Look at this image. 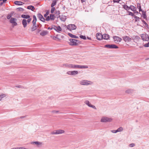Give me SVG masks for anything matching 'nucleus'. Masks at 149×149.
<instances>
[{
    "mask_svg": "<svg viewBox=\"0 0 149 149\" xmlns=\"http://www.w3.org/2000/svg\"><path fill=\"white\" fill-rule=\"evenodd\" d=\"M38 32H39L40 31H41V30L40 29H38Z\"/></svg>",
    "mask_w": 149,
    "mask_h": 149,
    "instance_id": "nucleus-64",
    "label": "nucleus"
},
{
    "mask_svg": "<svg viewBox=\"0 0 149 149\" xmlns=\"http://www.w3.org/2000/svg\"><path fill=\"white\" fill-rule=\"evenodd\" d=\"M144 46L145 47H149V42L144 45Z\"/></svg>",
    "mask_w": 149,
    "mask_h": 149,
    "instance_id": "nucleus-45",
    "label": "nucleus"
},
{
    "mask_svg": "<svg viewBox=\"0 0 149 149\" xmlns=\"http://www.w3.org/2000/svg\"><path fill=\"white\" fill-rule=\"evenodd\" d=\"M68 35L69 36H70L72 38H79L78 36L73 35L70 33H68Z\"/></svg>",
    "mask_w": 149,
    "mask_h": 149,
    "instance_id": "nucleus-18",
    "label": "nucleus"
},
{
    "mask_svg": "<svg viewBox=\"0 0 149 149\" xmlns=\"http://www.w3.org/2000/svg\"><path fill=\"white\" fill-rule=\"evenodd\" d=\"M55 10V8L54 7H52L51 10V13H53L54 12V11Z\"/></svg>",
    "mask_w": 149,
    "mask_h": 149,
    "instance_id": "nucleus-42",
    "label": "nucleus"
},
{
    "mask_svg": "<svg viewBox=\"0 0 149 149\" xmlns=\"http://www.w3.org/2000/svg\"><path fill=\"white\" fill-rule=\"evenodd\" d=\"M27 8L31 10L32 11H33L35 9L34 6L32 5L28 6L27 7Z\"/></svg>",
    "mask_w": 149,
    "mask_h": 149,
    "instance_id": "nucleus-23",
    "label": "nucleus"
},
{
    "mask_svg": "<svg viewBox=\"0 0 149 149\" xmlns=\"http://www.w3.org/2000/svg\"><path fill=\"white\" fill-rule=\"evenodd\" d=\"M17 10L18 11H23L24 9L22 8H17Z\"/></svg>",
    "mask_w": 149,
    "mask_h": 149,
    "instance_id": "nucleus-36",
    "label": "nucleus"
},
{
    "mask_svg": "<svg viewBox=\"0 0 149 149\" xmlns=\"http://www.w3.org/2000/svg\"><path fill=\"white\" fill-rule=\"evenodd\" d=\"M129 10L130 9L132 11H135L136 10V7L134 6H133L132 5H131L129 7Z\"/></svg>",
    "mask_w": 149,
    "mask_h": 149,
    "instance_id": "nucleus-20",
    "label": "nucleus"
},
{
    "mask_svg": "<svg viewBox=\"0 0 149 149\" xmlns=\"http://www.w3.org/2000/svg\"><path fill=\"white\" fill-rule=\"evenodd\" d=\"M79 37H80V38L81 39H83L85 40H86V38L85 36H84L83 35H80Z\"/></svg>",
    "mask_w": 149,
    "mask_h": 149,
    "instance_id": "nucleus-39",
    "label": "nucleus"
},
{
    "mask_svg": "<svg viewBox=\"0 0 149 149\" xmlns=\"http://www.w3.org/2000/svg\"><path fill=\"white\" fill-rule=\"evenodd\" d=\"M56 15H58L60 14V12L59 10H56L55 12Z\"/></svg>",
    "mask_w": 149,
    "mask_h": 149,
    "instance_id": "nucleus-43",
    "label": "nucleus"
},
{
    "mask_svg": "<svg viewBox=\"0 0 149 149\" xmlns=\"http://www.w3.org/2000/svg\"><path fill=\"white\" fill-rule=\"evenodd\" d=\"M50 19L51 20H54V15L53 14H50Z\"/></svg>",
    "mask_w": 149,
    "mask_h": 149,
    "instance_id": "nucleus-38",
    "label": "nucleus"
},
{
    "mask_svg": "<svg viewBox=\"0 0 149 149\" xmlns=\"http://www.w3.org/2000/svg\"><path fill=\"white\" fill-rule=\"evenodd\" d=\"M141 37L143 41H149V35L146 34H141Z\"/></svg>",
    "mask_w": 149,
    "mask_h": 149,
    "instance_id": "nucleus-4",
    "label": "nucleus"
},
{
    "mask_svg": "<svg viewBox=\"0 0 149 149\" xmlns=\"http://www.w3.org/2000/svg\"><path fill=\"white\" fill-rule=\"evenodd\" d=\"M67 66L68 68H88V67L87 65H82L72 64H68Z\"/></svg>",
    "mask_w": 149,
    "mask_h": 149,
    "instance_id": "nucleus-1",
    "label": "nucleus"
},
{
    "mask_svg": "<svg viewBox=\"0 0 149 149\" xmlns=\"http://www.w3.org/2000/svg\"><path fill=\"white\" fill-rule=\"evenodd\" d=\"M141 21L145 25V26L148 27V24L143 19H142Z\"/></svg>",
    "mask_w": 149,
    "mask_h": 149,
    "instance_id": "nucleus-37",
    "label": "nucleus"
},
{
    "mask_svg": "<svg viewBox=\"0 0 149 149\" xmlns=\"http://www.w3.org/2000/svg\"><path fill=\"white\" fill-rule=\"evenodd\" d=\"M13 12H11L10 14H8L7 17V18L8 19H9L11 18V17L13 14Z\"/></svg>",
    "mask_w": 149,
    "mask_h": 149,
    "instance_id": "nucleus-24",
    "label": "nucleus"
},
{
    "mask_svg": "<svg viewBox=\"0 0 149 149\" xmlns=\"http://www.w3.org/2000/svg\"><path fill=\"white\" fill-rule=\"evenodd\" d=\"M90 81L87 80H84L80 82V84L82 85H88L90 84L88 83Z\"/></svg>",
    "mask_w": 149,
    "mask_h": 149,
    "instance_id": "nucleus-11",
    "label": "nucleus"
},
{
    "mask_svg": "<svg viewBox=\"0 0 149 149\" xmlns=\"http://www.w3.org/2000/svg\"><path fill=\"white\" fill-rule=\"evenodd\" d=\"M21 17L25 19H28L30 17V16L28 15L23 14L21 15Z\"/></svg>",
    "mask_w": 149,
    "mask_h": 149,
    "instance_id": "nucleus-22",
    "label": "nucleus"
},
{
    "mask_svg": "<svg viewBox=\"0 0 149 149\" xmlns=\"http://www.w3.org/2000/svg\"><path fill=\"white\" fill-rule=\"evenodd\" d=\"M135 146V144L134 143H131L130 144L129 146L130 147H133Z\"/></svg>",
    "mask_w": 149,
    "mask_h": 149,
    "instance_id": "nucleus-52",
    "label": "nucleus"
},
{
    "mask_svg": "<svg viewBox=\"0 0 149 149\" xmlns=\"http://www.w3.org/2000/svg\"><path fill=\"white\" fill-rule=\"evenodd\" d=\"M134 18L135 19V22H137L138 21H139V19H140V18L139 17L135 15H134Z\"/></svg>",
    "mask_w": 149,
    "mask_h": 149,
    "instance_id": "nucleus-31",
    "label": "nucleus"
},
{
    "mask_svg": "<svg viewBox=\"0 0 149 149\" xmlns=\"http://www.w3.org/2000/svg\"><path fill=\"white\" fill-rule=\"evenodd\" d=\"M33 26L31 28V31H34L37 29V26L36 24H35L34 25H33Z\"/></svg>",
    "mask_w": 149,
    "mask_h": 149,
    "instance_id": "nucleus-28",
    "label": "nucleus"
},
{
    "mask_svg": "<svg viewBox=\"0 0 149 149\" xmlns=\"http://www.w3.org/2000/svg\"><path fill=\"white\" fill-rule=\"evenodd\" d=\"M112 120V119L111 118H109L107 117H103L101 120V122H110Z\"/></svg>",
    "mask_w": 149,
    "mask_h": 149,
    "instance_id": "nucleus-5",
    "label": "nucleus"
},
{
    "mask_svg": "<svg viewBox=\"0 0 149 149\" xmlns=\"http://www.w3.org/2000/svg\"><path fill=\"white\" fill-rule=\"evenodd\" d=\"M77 28L76 26L74 24H70L67 26V29L70 31L75 30Z\"/></svg>",
    "mask_w": 149,
    "mask_h": 149,
    "instance_id": "nucleus-6",
    "label": "nucleus"
},
{
    "mask_svg": "<svg viewBox=\"0 0 149 149\" xmlns=\"http://www.w3.org/2000/svg\"><path fill=\"white\" fill-rule=\"evenodd\" d=\"M69 40L70 41L69 42V45L72 46L78 45L80 41L78 40L72 38L70 39Z\"/></svg>",
    "mask_w": 149,
    "mask_h": 149,
    "instance_id": "nucleus-2",
    "label": "nucleus"
},
{
    "mask_svg": "<svg viewBox=\"0 0 149 149\" xmlns=\"http://www.w3.org/2000/svg\"><path fill=\"white\" fill-rule=\"evenodd\" d=\"M14 3L17 5H22L24 3L21 1H16L14 2Z\"/></svg>",
    "mask_w": 149,
    "mask_h": 149,
    "instance_id": "nucleus-16",
    "label": "nucleus"
},
{
    "mask_svg": "<svg viewBox=\"0 0 149 149\" xmlns=\"http://www.w3.org/2000/svg\"><path fill=\"white\" fill-rule=\"evenodd\" d=\"M22 24L24 28H25L27 26V21L25 19H24L22 21Z\"/></svg>",
    "mask_w": 149,
    "mask_h": 149,
    "instance_id": "nucleus-15",
    "label": "nucleus"
},
{
    "mask_svg": "<svg viewBox=\"0 0 149 149\" xmlns=\"http://www.w3.org/2000/svg\"><path fill=\"white\" fill-rule=\"evenodd\" d=\"M123 40L125 42L130 41L131 38L128 36H124L123 37Z\"/></svg>",
    "mask_w": 149,
    "mask_h": 149,
    "instance_id": "nucleus-12",
    "label": "nucleus"
},
{
    "mask_svg": "<svg viewBox=\"0 0 149 149\" xmlns=\"http://www.w3.org/2000/svg\"><path fill=\"white\" fill-rule=\"evenodd\" d=\"M97 39L99 40H100L102 39V34L100 33H97L96 34Z\"/></svg>",
    "mask_w": 149,
    "mask_h": 149,
    "instance_id": "nucleus-13",
    "label": "nucleus"
},
{
    "mask_svg": "<svg viewBox=\"0 0 149 149\" xmlns=\"http://www.w3.org/2000/svg\"><path fill=\"white\" fill-rule=\"evenodd\" d=\"M127 12H128V13H129L128 15H130L132 16H134V14L132 12L129 11H128Z\"/></svg>",
    "mask_w": 149,
    "mask_h": 149,
    "instance_id": "nucleus-40",
    "label": "nucleus"
},
{
    "mask_svg": "<svg viewBox=\"0 0 149 149\" xmlns=\"http://www.w3.org/2000/svg\"><path fill=\"white\" fill-rule=\"evenodd\" d=\"M78 72L77 71H69L67 72V74L71 75H75L77 74Z\"/></svg>",
    "mask_w": 149,
    "mask_h": 149,
    "instance_id": "nucleus-9",
    "label": "nucleus"
},
{
    "mask_svg": "<svg viewBox=\"0 0 149 149\" xmlns=\"http://www.w3.org/2000/svg\"><path fill=\"white\" fill-rule=\"evenodd\" d=\"M141 11L142 12V15L144 14H146V11H144L143 10H142V11Z\"/></svg>",
    "mask_w": 149,
    "mask_h": 149,
    "instance_id": "nucleus-61",
    "label": "nucleus"
},
{
    "mask_svg": "<svg viewBox=\"0 0 149 149\" xmlns=\"http://www.w3.org/2000/svg\"><path fill=\"white\" fill-rule=\"evenodd\" d=\"M33 20L32 21L33 25H35L36 24V22L37 21V19L35 15L33 16Z\"/></svg>",
    "mask_w": 149,
    "mask_h": 149,
    "instance_id": "nucleus-19",
    "label": "nucleus"
},
{
    "mask_svg": "<svg viewBox=\"0 0 149 149\" xmlns=\"http://www.w3.org/2000/svg\"><path fill=\"white\" fill-rule=\"evenodd\" d=\"M17 19L15 18L11 17L10 20V22L13 24V26H16L17 25V23L16 22Z\"/></svg>",
    "mask_w": 149,
    "mask_h": 149,
    "instance_id": "nucleus-7",
    "label": "nucleus"
},
{
    "mask_svg": "<svg viewBox=\"0 0 149 149\" xmlns=\"http://www.w3.org/2000/svg\"><path fill=\"white\" fill-rule=\"evenodd\" d=\"M122 6L124 8L125 10H126L127 11L129 10V7L128 6L126 5H122Z\"/></svg>",
    "mask_w": 149,
    "mask_h": 149,
    "instance_id": "nucleus-25",
    "label": "nucleus"
},
{
    "mask_svg": "<svg viewBox=\"0 0 149 149\" xmlns=\"http://www.w3.org/2000/svg\"><path fill=\"white\" fill-rule=\"evenodd\" d=\"M85 103L88 105L89 107H91V104L89 102L88 100H86L85 101Z\"/></svg>",
    "mask_w": 149,
    "mask_h": 149,
    "instance_id": "nucleus-30",
    "label": "nucleus"
},
{
    "mask_svg": "<svg viewBox=\"0 0 149 149\" xmlns=\"http://www.w3.org/2000/svg\"><path fill=\"white\" fill-rule=\"evenodd\" d=\"M31 18H28V19L27 20V22L28 23H29L31 20Z\"/></svg>",
    "mask_w": 149,
    "mask_h": 149,
    "instance_id": "nucleus-55",
    "label": "nucleus"
},
{
    "mask_svg": "<svg viewBox=\"0 0 149 149\" xmlns=\"http://www.w3.org/2000/svg\"><path fill=\"white\" fill-rule=\"evenodd\" d=\"M137 8L139 9V11H142V10L141 8V7L140 3H137Z\"/></svg>",
    "mask_w": 149,
    "mask_h": 149,
    "instance_id": "nucleus-27",
    "label": "nucleus"
},
{
    "mask_svg": "<svg viewBox=\"0 0 149 149\" xmlns=\"http://www.w3.org/2000/svg\"><path fill=\"white\" fill-rule=\"evenodd\" d=\"M48 32L47 31H43L40 33V35L42 36H45L47 34Z\"/></svg>",
    "mask_w": 149,
    "mask_h": 149,
    "instance_id": "nucleus-17",
    "label": "nucleus"
},
{
    "mask_svg": "<svg viewBox=\"0 0 149 149\" xmlns=\"http://www.w3.org/2000/svg\"><path fill=\"white\" fill-rule=\"evenodd\" d=\"M104 47H106L110 49H117L118 48L117 46L115 45H105Z\"/></svg>",
    "mask_w": 149,
    "mask_h": 149,
    "instance_id": "nucleus-8",
    "label": "nucleus"
},
{
    "mask_svg": "<svg viewBox=\"0 0 149 149\" xmlns=\"http://www.w3.org/2000/svg\"><path fill=\"white\" fill-rule=\"evenodd\" d=\"M46 18V20L47 21H49L50 19V17L49 16H47Z\"/></svg>",
    "mask_w": 149,
    "mask_h": 149,
    "instance_id": "nucleus-46",
    "label": "nucleus"
},
{
    "mask_svg": "<svg viewBox=\"0 0 149 149\" xmlns=\"http://www.w3.org/2000/svg\"><path fill=\"white\" fill-rule=\"evenodd\" d=\"M65 131L59 129L54 130L51 133V134L52 135L58 134H63L64 133Z\"/></svg>",
    "mask_w": 149,
    "mask_h": 149,
    "instance_id": "nucleus-3",
    "label": "nucleus"
},
{
    "mask_svg": "<svg viewBox=\"0 0 149 149\" xmlns=\"http://www.w3.org/2000/svg\"><path fill=\"white\" fill-rule=\"evenodd\" d=\"M87 38L88 39H89V40H91V38L90 37H87Z\"/></svg>",
    "mask_w": 149,
    "mask_h": 149,
    "instance_id": "nucleus-63",
    "label": "nucleus"
},
{
    "mask_svg": "<svg viewBox=\"0 0 149 149\" xmlns=\"http://www.w3.org/2000/svg\"><path fill=\"white\" fill-rule=\"evenodd\" d=\"M133 11L134 12V13H136V14H138L139 13L138 11H136V10L135 11Z\"/></svg>",
    "mask_w": 149,
    "mask_h": 149,
    "instance_id": "nucleus-62",
    "label": "nucleus"
},
{
    "mask_svg": "<svg viewBox=\"0 0 149 149\" xmlns=\"http://www.w3.org/2000/svg\"><path fill=\"white\" fill-rule=\"evenodd\" d=\"M36 26H37V27H39L40 28L42 26V25L41 24H39V25H37Z\"/></svg>",
    "mask_w": 149,
    "mask_h": 149,
    "instance_id": "nucleus-56",
    "label": "nucleus"
},
{
    "mask_svg": "<svg viewBox=\"0 0 149 149\" xmlns=\"http://www.w3.org/2000/svg\"><path fill=\"white\" fill-rule=\"evenodd\" d=\"M3 1L2 2H1L0 3V6H2L3 5V3L6 2H3V1Z\"/></svg>",
    "mask_w": 149,
    "mask_h": 149,
    "instance_id": "nucleus-58",
    "label": "nucleus"
},
{
    "mask_svg": "<svg viewBox=\"0 0 149 149\" xmlns=\"http://www.w3.org/2000/svg\"><path fill=\"white\" fill-rule=\"evenodd\" d=\"M120 0H113L114 3H118Z\"/></svg>",
    "mask_w": 149,
    "mask_h": 149,
    "instance_id": "nucleus-53",
    "label": "nucleus"
},
{
    "mask_svg": "<svg viewBox=\"0 0 149 149\" xmlns=\"http://www.w3.org/2000/svg\"><path fill=\"white\" fill-rule=\"evenodd\" d=\"M6 96V95L4 94H2L0 95V101L1 100L2 98L5 97Z\"/></svg>",
    "mask_w": 149,
    "mask_h": 149,
    "instance_id": "nucleus-29",
    "label": "nucleus"
},
{
    "mask_svg": "<svg viewBox=\"0 0 149 149\" xmlns=\"http://www.w3.org/2000/svg\"><path fill=\"white\" fill-rule=\"evenodd\" d=\"M31 143L33 144H38V145H40L41 144V143L40 142H38V141H34V142H32Z\"/></svg>",
    "mask_w": 149,
    "mask_h": 149,
    "instance_id": "nucleus-32",
    "label": "nucleus"
},
{
    "mask_svg": "<svg viewBox=\"0 0 149 149\" xmlns=\"http://www.w3.org/2000/svg\"><path fill=\"white\" fill-rule=\"evenodd\" d=\"M37 16L39 19H42V18L43 17L42 15L40 13L38 14L37 15Z\"/></svg>",
    "mask_w": 149,
    "mask_h": 149,
    "instance_id": "nucleus-33",
    "label": "nucleus"
},
{
    "mask_svg": "<svg viewBox=\"0 0 149 149\" xmlns=\"http://www.w3.org/2000/svg\"><path fill=\"white\" fill-rule=\"evenodd\" d=\"M60 19L61 21H65V20L66 19V18L65 17V16H62V17H61Z\"/></svg>",
    "mask_w": 149,
    "mask_h": 149,
    "instance_id": "nucleus-34",
    "label": "nucleus"
},
{
    "mask_svg": "<svg viewBox=\"0 0 149 149\" xmlns=\"http://www.w3.org/2000/svg\"><path fill=\"white\" fill-rule=\"evenodd\" d=\"M113 38L114 39V41L116 42H120L122 40V39L121 38H120L119 37L117 36H113Z\"/></svg>",
    "mask_w": 149,
    "mask_h": 149,
    "instance_id": "nucleus-10",
    "label": "nucleus"
},
{
    "mask_svg": "<svg viewBox=\"0 0 149 149\" xmlns=\"http://www.w3.org/2000/svg\"><path fill=\"white\" fill-rule=\"evenodd\" d=\"M123 130V128L122 127H120L118 128L117 130V131H118V132L122 131Z\"/></svg>",
    "mask_w": 149,
    "mask_h": 149,
    "instance_id": "nucleus-35",
    "label": "nucleus"
},
{
    "mask_svg": "<svg viewBox=\"0 0 149 149\" xmlns=\"http://www.w3.org/2000/svg\"><path fill=\"white\" fill-rule=\"evenodd\" d=\"M53 39L54 40H56V39H58V40H60V39H58V38L56 36H54L53 37Z\"/></svg>",
    "mask_w": 149,
    "mask_h": 149,
    "instance_id": "nucleus-54",
    "label": "nucleus"
},
{
    "mask_svg": "<svg viewBox=\"0 0 149 149\" xmlns=\"http://www.w3.org/2000/svg\"><path fill=\"white\" fill-rule=\"evenodd\" d=\"M90 107H91L92 108H93V109H96V107H95V106L93 105H91V106Z\"/></svg>",
    "mask_w": 149,
    "mask_h": 149,
    "instance_id": "nucleus-57",
    "label": "nucleus"
},
{
    "mask_svg": "<svg viewBox=\"0 0 149 149\" xmlns=\"http://www.w3.org/2000/svg\"><path fill=\"white\" fill-rule=\"evenodd\" d=\"M56 26L55 25H53L51 26V28L50 29V30H52V29H54L55 30V29L56 28Z\"/></svg>",
    "mask_w": 149,
    "mask_h": 149,
    "instance_id": "nucleus-44",
    "label": "nucleus"
},
{
    "mask_svg": "<svg viewBox=\"0 0 149 149\" xmlns=\"http://www.w3.org/2000/svg\"><path fill=\"white\" fill-rule=\"evenodd\" d=\"M16 87L18 88H22V86L19 85L16 86Z\"/></svg>",
    "mask_w": 149,
    "mask_h": 149,
    "instance_id": "nucleus-59",
    "label": "nucleus"
},
{
    "mask_svg": "<svg viewBox=\"0 0 149 149\" xmlns=\"http://www.w3.org/2000/svg\"><path fill=\"white\" fill-rule=\"evenodd\" d=\"M143 17L144 19H145L147 18V16L146 15V14H143Z\"/></svg>",
    "mask_w": 149,
    "mask_h": 149,
    "instance_id": "nucleus-51",
    "label": "nucleus"
},
{
    "mask_svg": "<svg viewBox=\"0 0 149 149\" xmlns=\"http://www.w3.org/2000/svg\"><path fill=\"white\" fill-rule=\"evenodd\" d=\"M16 149H27L24 147H17L16 148Z\"/></svg>",
    "mask_w": 149,
    "mask_h": 149,
    "instance_id": "nucleus-48",
    "label": "nucleus"
},
{
    "mask_svg": "<svg viewBox=\"0 0 149 149\" xmlns=\"http://www.w3.org/2000/svg\"><path fill=\"white\" fill-rule=\"evenodd\" d=\"M57 3V0H54L53 2L52 3V4L51 5V7H53L54 6H55Z\"/></svg>",
    "mask_w": 149,
    "mask_h": 149,
    "instance_id": "nucleus-26",
    "label": "nucleus"
},
{
    "mask_svg": "<svg viewBox=\"0 0 149 149\" xmlns=\"http://www.w3.org/2000/svg\"><path fill=\"white\" fill-rule=\"evenodd\" d=\"M57 32H59L60 31H62V29L60 27V26H58L56 27V28H55V30Z\"/></svg>",
    "mask_w": 149,
    "mask_h": 149,
    "instance_id": "nucleus-21",
    "label": "nucleus"
},
{
    "mask_svg": "<svg viewBox=\"0 0 149 149\" xmlns=\"http://www.w3.org/2000/svg\"><path fill=\"white\" fill-rule=\"evenodd\" d=\"M26 116H21L20 117V118H25L26 117Z\"/></svg>",
    "mask_w": 149,
    "mask_h": 149,
    "instance_id": "nucleus-60",
    "label": "nucleus"
},
{
    "mask_svg": "<svg viewBox=\"0 0 149 149\" xmlns=\"http://www.w3.org/2000/svg\"><path fill=\"white\" fill-rule=\"evenodd\" d=\"M49 14V12L48 11H47L46 14H45L44 15V17H46L47 16V15Z\"/></svg>",
    "mask_w": 149,
    "mask_h": 149,
    "instance_id": "nucleus-47",
    "label": "nucleus"
},
{
    "mask_svg": "<svg viewBox=\"0 0 149 149\" xmlns=\"http://www.w3.org/2000/svg\"><path fill=\"white\" fill-rule=\"evenodd\" d=\"M41 21H42V22H45V19L43 17H42V19H40Z\"/></svg>",
    "mask_w": 149,
    "mask_h": 149,
    "instance_id": "nucleus-50",
    "label": "nucleus"
},
{
    "mask_svg": "<svg viewBox=\"0 0 149 149\" xmlns=\"http://www.w3.org/2000/svg\"><path fill=\"white\" fill-rule=\"evenodd\" d=\"M132 91V90L131 89H128L127 90L125 91V92L127 93H131Z\"/></svg>",
    "mask_w": 149,
    "mask_h": 149,
    "instance_id": "nucleus-41",
    "label": "nucleus"
},
{
    "mask_svg": "<svg viewBox=\"0 0 149 149\" xmlns=\"http://www.w3.org/2000/svg\"><path fill=\"white\" fill-rule=\"evenodd\" d=\"M102 39H104L105 40H107L109 39L110 38V36L108 34H104L102 35Z\"/></svg>",
    "mask_w": 149,
    "mask_h": 149,
    "instance_id": "nucleus-14",
    "label": "nucleus"
},
{
    "mask_svg": "<svg viewBox=\"0 0 149 149\" xmlns=\"http://www.w3.org/2000/svg\"><path fill=\"white\" fill-rule=\"evenodd\" d=\"M111 132L113 133H116L118 132V131H117V130H111Z\"/></svg>",
    "mask_w": 149,
    "mask_h": 149,
    "instance_id": "nucleus-49",
    "label": "nucleus"
}]
</instances>
